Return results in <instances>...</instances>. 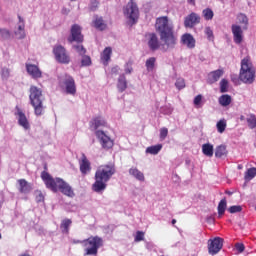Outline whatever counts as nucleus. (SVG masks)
<instances>
[{
  "instance_id": "18",
  "label": "nucleus",
  "mask_w": 256,
  "mask_h": 256,
  "mask_svg": "<svg viewBox=\"0 0 256 256\" xmlns=\"http://www.w3.org/2000/svg\"><path fill=\"white\" fill-rule=\"evenodd\" d=\"M180 41L182 45L187 46L188 49H195V45H196L195 37H193L191 34L189 33L183 34L181 36Z\"/></svg>"
},
{
  "instance_id": "31",
  "label": "nucleus",
  "mask_w": 256,
  "mask_h": 256,
  "mask_svg": "<svg viewBox=\"0 0 256 256\" xmlns=\"http://www.w3.org/2000/svg\"><path fill=\"white\" fill-rule=\"evenodd\" d=\"M227 209V198H223L218 204V217L221 219Z\"/></svg>"
},
{
  "instance_id": "28",
  "label": "nucleus",
  "mask_w": 256,
  "mask_h": 256,
  "mask_svg": "<svg viewBox=\"0 0 256 256\" xmlns=\"http://www.w3.org/2000/svg\"><path fill=\"white\" fill-rule=\"evenodd\" d=\"M221 77H223V70L221 69L215 70L209 74V82L217 83V81H219Z\"/></svg>"
},
{
  "instance_id": "15",
  "label": "nucleus",
  "mask_w": 256,
  "mask_h": 256,
  "mask_svg": "<svg viewBox=\"0 0 256 256\" xmlns=\"http://www.w3.org/2000/svg\"><path fill=\"white\" fill-rule=\"evenodd\" d=\"M63 84L66 87V93L68 95H75L77 93V86L75 85V79L71 76H66Z\"/></svg>"
},
{
  "instance_id": "23",
  "label": "nucleus",
  "mask_w": 256,
  "mask_h": 256,
  "mask_svg": "<svg viewBox=\"0 0 256 256\" xmlns=\"http://www.w3.org/2000/svg\"><path fill=\"white\" fill-rule=\"evenodd\" d=\"M129 175L137 179V181H145V174H143V172H141L136 167H132L129 169Z\"/></svg>"
},
{
  "instance_id": "63",
  "label": "nucleus",
  "mask_w": 256,
  "mask_h": 256,
  "mask_svg": "<svg viewBox=\"0 0 256 256\" xmlns=\"http://www.w3.org/2000/svg\"><path fill=\"white\" fill-rule=\"evenodd\" d=\"M44 171L47 173V165L44 166Z\"/></svg>"
},
{
  "instance_id": "6",
  "label": "nucleus",
  "mask_w": 256,
  "mask_h": 256,
  "mask_svg": "<svg viewBox=\"0 0 256 256\" xmlns=\"http://www.w3.org/2000/svg\"><path fill=\"white\" fill-rule=\"evenodd\" d=\"M115 164H105L98 167L95 173V179L102 181H109L111 177L116 173Z\"/></svg>"
},
{
  "instance_id": "57",
  "label": "nucleus",
  "mask_w": 256,
  "mask_h": 256,
  "mask_svg": "<svg viewBox=\"0 0 256 256\" xmlns=\"http://www.w3.org/2000/svg\"><path fill=\"white\" fill-rule=\"evenodd\" d=\"M18 19H19L20 25H23V23H25V21L23 20V18L20 15H18Z\"/></svg>"
},
{
  "instance_id": "5",
  "label": "nucleus",
  "mask_w": 256,
  "mask_h": 256,
  "mask_svg": "<svg viewBox=\"0 0 256 256\" xmlns=\"http://www.w3.org/2000/svg\"><path fill=\"white\" fill-rule=\"evenodd\" d=\"M84 256L97 255L99 249L103 247V238L99 236H90L88 239L83 240Z\"/></svg>"
},
{
  "instance_id": "41",
  "label": "nucleus",
  "mask_w": 256,
  "mask_h": 256,
  "mask_svg": "<svg viewBox=\"0 0 256 256\" xmlns=\"http://www.w3.org/2000/svg\"><path fill=\"white\" fill-rule=\"evenodd\" d=\"M237 20L242 25H249V18H247V15L240 13L237 15Z\"/></svg>"
},
{
  "instance_id": "17",
  "label": "nucleus",
  "mask_w": 256,
  "mask_h": 256,
  "mask_svg": "<svg viewBox=\"0 0 256 256\" xmlns=\"http://www.w3.org/2000/svg\"><path fill=\"white\" fill-rule=\"evenodd\" d=\"M231 30L233 34L234 43H236L237 45L243 43V29L241 28V26L233 24L231 26Z\"/></svg>"
},
{
  "instance_id": "47",
  "label": "nucleus",
  "mask_w": 256,
  "mask_h": 256,
  "mask_svg": "<svg viewBox=\"0 0 256 256\" xmlns=\"http://www.w3.org/2000/svg\"><path fill=\"white\" fill-rule=\"evenodd\" d=\"M145 239V232L143 231H137L134 241L136 243H139Z\"/></svg>"
},
{
  "instance_id": "4",
  "label": "nucleus",
  "mask_w": 256,
  "mask_h": 256,
  "mask_svg": "<svg viewBox=\"0 0 256 256\" xmlns=\"http://www.w3.org/2000/svg\"><path fill=\"white\" fill-rule=\"evenodd\" d=\"M30 105L34 109L36 117H41L45 114V105L43 104V90L37 86H30L29 89Z\"/></svg>"
},
{
  "instance_id": "39",
  "label": "nucleus",
  "mask_w": 256,
  "mask_h": 256,
  "mask_svg": "<svg viewBox=\"0 0 256 256\" xmlns=\"http://www.w3.org/2000/svg\"><path fill=\"white\" fill-rule=\"evenodd\" d=\"M247 124H248L249 129H255L256 128V117H255V115L251 114L247 118Z\"/></svg>"
},
{
  "instance_id": "46",
  "label": "nucleus",
  "mask_w": 256,
  "mask_h": 256,
  "mask_svg": "<svg viewBox=\"0 0 256 256\" xmlns=\"http://www.w3.org/2000/svg\"><path fill=\"white\" fill-rule=\"evenodd\" d=\"M229 213H241V211H243V207H241L240 205H234V206H230L228 208Z\"/></svg>"
},
{
  "instance_id": "54",
  "label": "nucleus",
  "mask_w": 256,
  "mask_h": 256,
  "mask_svg": "<svg viewBox=\"0 0 256 256\" xmlns=\"http://www.w3.org/2000/svg\"><path fill=\"white\" fill-rule=\"evenodd\" d=\"M235 247L238 250V253H243V251H245V245L243 243H236Z\"/></svg>"
},
{
  "instance_id": "7",
  "label": "nucleus",
  "mask_w": 256,
  "mask_h": 256,
  "mask_svg": "<svg viewBox=\"0 0 256 256\" xmlns=\"http://www.w3.org/2000/svg\"><path fill=\"white\" fill-rule=\"evenodd\" d=\"M55 60L62 65H69L71 63V56L67 53V49L62 45H56L53 48Z\"/></svg>"
},
{
  "instance_id": "62",
  "label": "nucleus",
  "mask_w": 256,
  "mask_h": 256,
  "mask_svg": "<svg viewBox=\"0 0 256 256\" xmlns=\"http://www.w3.org/2000/svg\"><path fill=\"white\" fill-rule=\"evenodd\" d=\"M238 169L239 170L243 169V165H238Z\"/></svg>"
},
{
  "instance_id": "61",
  "label": "nucleus",
  "mask_w": 256,
  "mask_h": 256,
  "mask_svg": "<svg viewBox=\"0 0 256 256\" xmlns=\"http://www.w3.org/2000/svg\"><path fill=\"white\" fill-rule=\"evenodd\" d=\"M74 243H82L83 245V241H80V240L74 241Z\"/></svg>"
},
{
  "instance_id": "20",
  "label": "nucleus",
  "mask_w": 256,
  "mask_h": 256,
  "mask_svg": "<svg viewBox=\"0 0 256 256\" xmlns=\"http://www.w3.org/2000/svg\"><path fill=\"white\" fill-rule=\"evenodd\" d=\"M79 165L82 175H87V173H91V162L89 161V159H87V156H85V154H82Z\"/></svg>"
},
{
  "instance_id": "14",
  "label": "nucleus",
  "mask_w": 256,
  "mask_h": 256,
  "mask_svg": "<svg viewBox=\"0 0 256 256\" xmlns=\"http://www.w3.org/2000/svg\"><path fill=\"white\" fill-rule=\"evenodd\" d=\"M89 127L91 131H95V133H97V131H99L97 129L107 127V120H105L103 116H96L92 118L91 121L89 122Z\"/></svg>"
},
{
  "instance_id": "1",
  "label": "nucleus",
  "mask_w": 256,
  "mask_h": 256,
  "mask_svg": "<svg viewBox=\"0 0 256 256\" xmlns=\"http://www.w3.org/2000/svg\"><path fill=\"white\" fill-rule=\"evenodd\" d=\"M155 29L159 33L161 43V51L167 53L171 49L177 47V35L173 26L169 24V18L162 16L156 19Z\"/></svg>"
},
{
  "instance_id": "27",
  "label": "nucleus",
  "mask_w": 256,
  "mask_h": 256,
  "mask_svg": "<svg viewBox=\"0 0 256 256\" xmlns=\"http://www.w3.org/2000/svg\"><path fill=\"white\" fill-rule=\"evenodd\" d=\"M227 146L225 145H219L215 149V157L217 159H223V157L227 156Z\"/></svg>"
},
{
  "instance_id": "56",
  "label": "nucleus",
  "mask_w": 256,
  "mask_h": 256,
  "mask_svg": "<svg viewBox=\"0 0 256 256\" xmlns=\"http://www.w3.org/2000/svg\"><path fill=\"white\" fill-rule=\"evenodd\" d=\"M132 71H133V68H131V67H128L125 69V73H127V74L132 73Z\"/></svg>"
},
{
  "instance_id": "3",
  "label": "nucleus",
  "mask_w": 256,
  "mask_h": 256,
  "mask_svg": "<svg viewBox=\"0 0 256 256\" xmlns=\"http://www.w3.org/2000/svg\"><path fill=\"white\" fill-rule=\"evenodd\" d=\"M256 68L251 61V56H246L241 60L239 79L246 85L255 83Z\"/></svg>"
},
{
  "instance_id": "2",
  "label": "nucleus",
  "mask_w": 256,
  "mask_h": 256,
  "mask_svg": "<svg viewBox=\"0 0 256 256\" xmlns=\"http://www.w3.org/2000/svg\"><path fill=\"white\" fill-rule=\"evenodd\" d=\"M41 179L46 185V188L50 189V191L53 193H59L60 191V193L66 197H70L71 199L75 197V191L73 190V187H71V185H69V183H67L62 178H53L49 172L43 171L41 173Z\"/></svg>"
},
{
  "instance_id": "55",
  "label": "nucleus",
  "mask_w": 256,
  "mask_h": 256,
  "mask_svg": "<svg viewBox=\"0 0 256 256\" xmlns=\"http://www.w3.org/2000/svg\"><path fill=\"white\" fill-rule=\"evenodd\" d=\"M112 75H118L119 74V66H115L111 69Z\"/></svg>"
},
{
  "instance_id": "42",
  "label": "nucleus",
  "mask_w": 256,
  "mask_h": 256,
  "mask_svg": "<svg viewBox=\"0 0 256 256\" xmlns=\"http://www.w3.org/2000/svg\"><path fill=\"white\" fill-rule=\"evenodd\" d=\"M204 33L207 36L208 41H215V35L213 34L211 27H206Z\"/></svg>"
},
{
  "instance_id": "26",
  "label": "nucleus",
  "mask_w": 256,
  "mask_h": 256,
  "mask_svg": "<svg viewBox=\"0 0 256 256\" xmlns=\"http://www.w3.org/2000/svg\"><path fill=\"white\" fill-rule=\"evenodd\" d=\"M117 89L119 93H123L127 89V78L125 77V74H122L118 78V83H117Z\"/></svg>"
},
{
  "instance_id": "50",
  "label": "nucleus",
  "mask_w": 256,
  "mask_h": 256,
  "mask_svg": "<svg viewBox=\"0 0 256 256\" xmlns=\"http://www.w3.org/2000/svg\"><path fill=\"white\" fill-rule=\"evenodd\" d=\"M89 9L91 11H97V9H99V1H97V0H90Z\"/></svg>"
},
{
  "instance_id": "10",
  "label": "nucleus",
  "mask_w": 256,
  "mask_h": 256,
  "mask_svg": "<svg viewBox=\"0 0 256 256\" xmlns=\"http://www.w3.org/2000/svg\"><path fill=\"white\" fill-rule=\"evenodd\" d=\"M69 43H83L84 37L83 34L81 33V26L79 24H74L71 27L70 30V37L68 38Z\"/></svg>"
},
{
  "instance_id": "13",
  "label": "nucleus",
  "mask_w": 256,
  "mask_h": 256,
  "mask_svg": "<svg viewBox=\"0 0 256 256\" xmlns=\"http://www.w3.org/2000/svg\"><path fill=\"white\" fill-rule=\"evenodd\" d=\"M147 45L150 51H157L161 49V42H159V37L155 33L146 34Z\"/></svg>"
},
{
  "instance_id": "58",
  "label": "nucleus",
  "mask_w": 256,
  "mask_h": 256,
  "mask_svg": "<svg viewBox=\"0 0 256 256\" xmlns=\"http://www.w3.org/2000/svg\"><path fill=\"white\" fill-rule=\"evenodd\" d=\"M190 5H195V0H187Z\"/></svg>"
},
{
  "instance_id": "52",
  "label": "nucleus",
  "mask_w": 256,
  "mask_h": 256,
  "mask_svg": "<svg viewBox=\"0 0 256 256\" xmlns=\"http://www.w3.org/2000/svg\"><path fill=\"white\" fill-rule=\"evenodd\" d=\"M74 49L79 53V55H85V53H87V49H85L83 45H75Z\"/></svg>"
},
{
  "instance_id": "60",
  "label": "nucleus",
  "mask_w": 256,
  "mask_h": 256,
  "mask_svg": "<svg viewBox=\"0 0 256 256\" xmlns=\"http://www.w3.org/2000/svg\"><path fill=\"white\" fill-rule=\"evenodd\" d=\"M175 223H177L176 219H172V225H175Z\"/></svg>"
},
{
  "instance_id": "12",
  "label": "nucleus",
  "mask_w": 256,
  "mask_h": 256,
  "mask_svg": "<svg viewBox=\"0 0 256 256\" xmlns=\"http://www.w3.org/2000/svg\"><path fill=\"white\" fill-rule=\"evenodd\" d=\"M199 23H201V16L195 12L190 13L184 18V27H186V29H193V27L199 25Z\"/></svg>"
},
{
  "instance_id": "64",
  "label": "nucleus",
  "mask_w": 256,
  "mask_h": 256,
  "mask_svg": "<svg viewBox=\"0 0 256 256\" xmlns=\"http://www.w3.org/2000/svg\"><path fill=\"white\" fill-rule=\"evenodd\" d=\"M232 81H234V82H235V79H233V78H232Z\"/></svg>"
},
{
  "instance_id": "59",
  "label": "nucleus",
  "mask_w": 256,
  "mask_h": 256,
  "mask_svg": "<svg viewBox=\"0 0 256 256\" xmlns=\"http://www.w3.org/2000/svg\"><path fill=\"white\" fill-rule=\"evenodd\" d=\"M225 193H226V195H233V192H231L229 190H226Z\"/></svg>"
},
{
  "instance_id": "8",
  "label": "nucleus",
  "mask_w": 256,
  "mask_h": 256,
  "mask_svg": "<svg viewBox=\"0 0 256 256\" xmlns=\"http://www.w3.org/2000/svg\"><path fill=\"white\" fill-rule=\"evenodd\" d=\"M124 15L128 17L131 21L132 25L137 23V19H139V8L137 7V3L135 1L130 0L124 9Z\"/></svg>"
},
{
  "instance_id": "34",
  "label": "nucleus",
  "mask_w": 256,
  "mask_h": 256,
  "mask_svg": "<svg viewBox=\"0 0 256 256\" xmlns=\"http://www.w3.org/2000/svg\"><path fill=\"white\" fill-rule=\"evenodd\" d=\"M218 101L222 107H227L231 105V97L228 94L220 96Z\"/></svg>"
},
{
  "instance_id": "37",
  "label": "nucleus",
  "mask_w": 256,
  "mask_h": 256,
  "mask_svg": "<svg viewBox=\"0 0 256 256\" xmlns=\"http://www.w3.org/2000/svg\"><path fill=\"white\" fill-rule=\"evenodd\" d=\"M202 15L206 21H211L213 17L215 16V13H213V10L211 8H206L202 11Z\"/></svg>"
},
{
  "instance_id": "33",
  "label": "nucleus",
  "mask_w": 256,
  "mask_h": 256,
  "mask_svg": "<svg viewBox=\"0 0 256 256\" xmlns=\"http://www.w3.org/2000/svg\"><path fill=\"white\" fill-rule=\"evenodd\" d=\"M17 39H25V23L19 24L17 31H15Z\"/></svg>"
},
{
  "instance_id": "35",
  "label": "nucleus",
  "mask_w": 256,
  "mask_h": 256,
  "mask_svg": "<svg viewBox=\"0 0 256 256\" xmlns=\"http://www.w3.org/2000/svg\"><path fill=\"white\" fill-rule=\"evenodd\" d=\"M161 149H163V145L157 144V145L148 147L146 149V153H149L150 155H157L159 151H161Z\"/></svg>"
},
{
  "instance_id": "38",
  "label": "nucleus",
  "mask_w": 256,
  "mask_h": 256,
  "mask_svg": "<svg viewBox=\"0 0 256 256\" xmlns=\"http://www.w3.org/2000/svg\"><path fill=\"white\" fill-rule=\"evenodd\" d=\"M229 89V81L227 79H222L220 81V93H227Z\"/></svg>"
},
{
  "instance_id": "51",
  "label": "nucleus",
  "mask_w": 256,
  "mask_h": 256,
  "mask_svg": "<svg viewBox=\"0 0 256 256\" xmlns=\"http://www.w3.org/2000/svg\"><path fill=\"white\" fill-rule=\"evenodd\" d=\"M201 101H203V96L201 94H198L194 98V105H195V107H197V109H199L201 107Z\"/></svg>"
},
{
  "instance_id": "19",
  "label": "nucleus",
  "mask_w": 256,
  "mask_h": 256,
  "mask_svg": "<svg viewBox=\"0 0 256 256\" xmlns=\"http://www.w3.org/2000/svg\"><path fill=\"white\" fill-rule=\"evenodd\" d=\"M17 115H18V124L20 127H23L26 131H29L31 129V124H29V120L27 119V116L21 109L18 108L17 110Z\"/></svg>"
},
{
  "instance_id": "43",
  "label": "nucleus",
  "mask_w": 256,
  "mask_h": 256,
  "mask_svg": "<svg viewBox=\"0 0 256 256\" xmlns=\"http://www.w3.org/2000/svg\"><path fill=\"white\" fill-rule=\"evenodd\" d=\"M175 87L178 89V91H181V89H185V79L178 78L175 82Z\"/></svg>"
},
{
  "instance_id": "48",
  "label": "nucleus",
  "mask_w": 256,
  "mask_h": 256,
  "mask_svg": "<svg viewBox=\"0 0 256 256\" xmlns=\"http://www.w3.org/2000/svg\"><path fill=\"white\" fill-rule=\"evenodd\" d=\"M0 37H2V39H9L11 37V32L5 28H0Z\"/></svg>"
},
{
  "instance_id": "24",
  "label": "nucleus",
  "mask_w": 256,
  "mask_h": 256,
  "mask_svg": "<svg viewBox=\"0 0 256 256\" xmlns=\"http://www.w3.org/2000/svg\"><path fill=\"white\" fill-rule=\"evenodd\" d=\"M72 224H73V221L69 218H65L64 220H62L60 224L61 232L64 235H69V227H71Z\"/></svg>"
},
{
  "instance_id": "11",
  "label": "nucleus",
  "mask_w": 256,
  "mask_h": 256,
  "mask_svg": "<svg viewBox=\"0 0 256 256\" xmlns=\"http://www.w3.org/2000/svg\"><path fill=\"white\" fill-rule=\"evenodd\" d=\"M97 139H99L100 144L103 149H112L114 142L113 140L103 132V130H98L95 132Z\"/></svg>"
},
{
  "instance_id": "40",
  "label": "nucleus",
  "mask_w": 256,
  "mask_h": 256,
  "mask_svg": "<svg viewBox=\"0 0 256 256\" xmlns=\"http://www.w3.org/2000/svg\"><path fill=\"white\" fill-rule=\"evenodd\" d=\"M216 127L218 130V133H224L225 129H227V122H225V120H220L218 121Z\"/></svg>"
},
{
  "instance_id": "45",
  "label": "nucleus",
  "mask_w": 256,
  "mask_h": 256,
  "mask_svg": "<svg viewBox=\"0 0 256 256\" xmlns=\"http://www.w3.org/2000/svg\"><path fill=\"white\" fill-rule=\"evenodd\" d=\"M35 200L36 203H43V201H45V196L43 195V192H41V190H37L35 192Z\"/></svg>"
},
{
  "instance_id": "32",
  "label": "nucleus",
  "mask_w": 256,
  "mask_h": 256,
  "mask_svg": "<svg viewBox=\"0 0 256 256\" xmlns=\"http://www.w3.org/2000/svg\"><path fill=\"white\" fill-rule=\"evenodd\" d=\"M155 63H157V58L155 57H150L146 60L145 67L149 73L155 69Z\"/></svg>"
},
{
  "instance_id": "53",
  "label": "nucleus",
  "mask_w": 256,
  "mask_h": 256,
  "mask_svg": "<svg viewBox=\"0 0 256 256\" xmlns=\"http://www.w3.org/2000/svg\"><path fill=\"white\" fill-rule=\"evenodd\" d=\"M10 76H11V70H9V68H3L1 72L2 79H9Z\"/></svg>"
},
{
  "instance_id": "36",
  "label": "nucleus",
  "mask_w": 256,
  "mask_h": 256,
  "mask_svg": "<svg viewBox=\"0 0 256 256\" xmlns=\"http://www.w3.org/2000/svg\"><path fill=\"white\" fill-rule=\"evenodd\" d=\"M255 177H256V168L255 167L249 168L245 172V175H244L245 181H251V179H255Z\"/></svg>"
},
{
  "instance_id": "21",
  "label": "nucleus",
  "mask_w": 256,
  "mask_h": 256,
  "mask_svg": "<svg viewBox=\"0 0 256 256\" xmlns=\"http://www.w3.org/2000/svg\"><path fill=\"white\" fill-rule=\"evenodd\" d=\"M111 55H113V49L111 47H106L101 55H100V59L101 62L103 63V65L107 66L109 65V61H111Z\"/></svg>"
},
{
  "instance_id": "9",
  "label": "nucleus",
  "mask_w": 256,
  "mask_h": 256,
  "mask_svg": "<svg viewBox=\"0 0 256 256\" xmlns=\"http://www.w3.org/2000/svg\"><path fill=\"white\" fill-rule=\"evenodd\" d=\"M223 238L215 237L208 240V253L209 255H217L223 249Z\"/></svg>"
},
{
  "instance_id": "29",
  "label": "nucleus",
  "mask_w": 256,
  "mask_h": 256,
  "mask_svg": "<svg viewBox=\"0 0 256 256\" xmlns=\"http://www.w3.org/2000/svg\"><path fill=\"white\" fill-rule=\"evenodd\" d=\"M93 25L99 31H105L107 29V24L103 21V17L96 16L95 20L93 21Z\"/></svg>"
},
{
  "instance_id": "16",
  "label": "nucleus",
  "mask_w": 256,
  "mask_h": 256,
  "mask_svg": "<svg viewBox=\"0 0 256 256\" xmlns=\"http://www.w3.org/2000/svg\"><path fill=\"white\" fill-rule=\"evenodd\" d=\"M26 70L32 79H41L43 77V72H41L39 66L35 64H26Z\"/></svg>"
},
{
  "instance_id": "44",
  "label": "nucleus",
  "mask_w": 256,
  "mask_h": 256,
  "mask_svg": "<svg viewBox=\"0 0 256 256\" xmlns=\"http://www.w3.org/2000/svg\"><path fill=\"white\" fill-rule=\"evenodd\" d=\"M81 65L82 67H89L91 65V57L85 54L82 55Z\"/></svg>"
},
{
  "instance_id": "25",
  "label": "nucleus",
  "mask_w": 256,
  "mask_h": 256,
  "mask_svg": "<svg viewBox=\"0 0 256 256\" xmlns=\"http://www.w3.org/2000/svg\"><path fill=\"white\" fill-rule=\"evenodd\" d=\"M18 184L20 193H29L31 191V184L27 180L19 179Z\"/></svg>"
},
{
  "instance_id": "49",
  "label": "nucleus",
  "mask_w": 256,
  "mask_h": 256,
  "mask_svg": "<svg viewBox=\"0 0 256 256\" xmlns=\"http://www.w3.org/2000/svg\"><path fill=\"white\" fill-rule=\"evenodd\" d=\"M167 135H169V129L163 127L160 129V139L161 141H165L167 139Z\"/></svg>"
},
{
  "instance_id": "22",
  "label": "nucleus",
  "mask_w": 256,
  "mask_h": 256,
  "mask_svg": "<svg viewBox=\"0 0 256 256\" xmlns=\"http://www.w3.org/2000/svg\"><path fill=\"white\" fill-rule=\"evenodd\" d=\"M107 182L104 180H100L99 178H95V182L92 185V189L93 191H95V193H101V191H105V189H107Z\"/></svg>"
},
{
  "instance_id": "30",
  "label": "nucleus",
  "mask_w": 256,
  "mask_h": 256,
  "mask_svg": "<svg viewBox=\"0 0 256 256\" xmlns=\"http://www.w3.org/2000/svg\"><path fill=\"white\" fill-rule=\"evenodd\" d=\"M202 153L206 157H213L214 149H213V144L211 143H206L202 145Z\"/></svg>"
}]
</instances>
